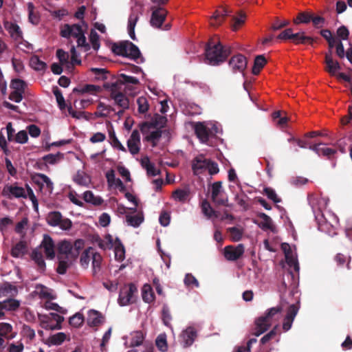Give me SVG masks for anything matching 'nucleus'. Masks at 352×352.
<instances>
[{"mask_svg":"<svg viewBox=\"0 0 352 352\" xmlns=\"http://www.w3.org/2000/svg\"><path fill=\"white\" fill-rule=\"evenodd\" d=\"M230 53L231 48L223 46L218 37L210 38L205 49L206 58L212 65H217L224 62Z\"/></svg>","mask_w":352,"mask_h":352,"instance_id":"1","label":"nucleus"},{"mask_svg":"<svg viewBox=\"0 0 352 352\" xmlns=\"http://www.w3.org/2000/svg\"><path fill=\"white\" fill-rule=\"evenodd\" d=\"M111 50L116 55L129 58L135 61L141 58L142 62L144 59L138 46L129 41L113 43Z\"/></svg>","mask_w":352,"mask_h":352,"instance_id":"2","label":"nucleus"},{"mask_svg":"<svg viewBox=\"0 0 352 352\" xmlns=\"http://www.w3.org/2000/svg\"><path fill=\"white\" fill-rule=\"evenodd\" d=\"M138 288L134 283H129L120 289L118 302L120 306H126L135 302Z\"/></svg>","mask_w":352,"mask_h":352,"instance_id":"3","label":"nucleus"},{"mask_svg":"<svg viewBox=\"0 0 352 352\" xmlns=\"http://www.w3.org/2000/svg\"><path fill=\"white\" fill-rule=\"evenodd\" d=\"M46 221L47 223L53 227L58 226L63 230H69L72 228V222L69 219L63 218L58 211H52L48 213Z\"/></svg>","mask_w":352,"mask_h":352,"instance_id":"4","label":"nucleus"},{"mask_svg":"<svg viewBox=\"0 0 352 352\" xmlns=\"http://www.w3.org/2000/svg\"><path fill=\"white\" fill-rule=\"evenodd\" d=\"M211 199L217 206H229L228 199L223 195L221 182H215L212 184Z\"/></svg>","mask_w":352,"mask_h":352,"instance_id":"5","label":"nucleus"},{"mask_svg":"<svg viewBox=\"0 0 352 352\" xmlns=\"http://www.w3.org/2000/svg\"><path fill=\"white\" fill-rule=\"evenodd\" d=\"M110 91V98L114 100L115 104L123 109H128L129 108V98L122 92L120 88L115 87H104Z\"/></svg>","mask_w":352,"mask_h":352,"instance_id":"6","label":"nucleus"},{"mask_svg":"<svg viewBox=\"0 0 352 352\" xmlns=\"http://www.w3.org/2000/svg\"><path fill=\"white\" fill-rule=\"evenodd\" d=\"M138 83L139 80L137 78L127 76L124 74H120L115 82L111 83L106 82L104 84L103 87L120 88L119 89L122 90V86L125 84L138 85Z\"/></svg>","mask_w":352,"mask_h":352,"instance_id":"7","label":"nucleus"},{"mask_svg":"<svg viewBox=\"0 0 352 352\" xmlns=\"http://www.w3.org/2000/svg\"><path fill=\"white\" fill-rule=\"evenodd\" d=\"M167 119L166 117L157 115L155 119L151 122H144L140 125V129L142 134H146L148 133L151 128H159L161 129L166 125Z\"/></svg>","mask_w":352,"mask_h":352,"instance_id":"8","label":"nucleus"},{"mask_svg":"<svg viewBox=\"0 0 352 352\" xmlns=\"http://www.w3.org/2000/svg\"><path fill=\"white\" fill-rule=\"evenodd\" d=\"M84 32L85 31L80 24H65L60 30V34L63 38H69L72 36L76 38Z\"/></svg>","mask_w":352,"mask_h":352,"instance_id":"9","label":"nucleus"},{"mask_svg":"<svg viewBox=\"0 0 352 352\" xmlns=\"http://www.w3.org/2000/svg\"><path fill=\"white\" fill-rule=\"evenodd\" d=\"M151 10L153 12L150 21L151 25L154 28H160L166 19L167 11L163 8L155 6H153Z\"/></svg>","mask_w":352,"mask_h":352,"instance_id":"10","label":"nucleus"},{"mask_svg":"<svg viewBox=\"0 0 352 352\" xmlns=\"http://www.w3.org/2000/svg\"><path fill=\"white\" fill-rule=\"evenodd\" d=\"M208 160L204 155L196 156L192 161V170L194 175H198L207 170Z\"/></svg>","mask_w":352,"mask_h":352,"instance_id":"11","label":"nucleus"},{"mask_svg":"<svg viewBox=\"0 0 352 352\" xmlns=\"http://www.w3.org/2000/svg\"><path fill=\"white\" fill-rule=\"evenodd\" d=\"M244 253V246L243 244H239L237 246H226L224 248V256L228 261H236Z\"/></svg>","mask_w":352,"mask_h":352,"instance_id":"12","label":"nucleus"},{"mask_svg":"<svg viewBox=\"0 0 352 352\" xmlns=\"http://www.w3.org/2000/svg\"><path fill=\"white\" fill-rule=\"evenodd\" d=\"M247 59L242 54H237L231 58L229 66L234 72H243L247 67Z\"/></svg>","mask_w":352,"mask_h":352,"instance_id":"13","label":"nucleus"},{"mask_svg":"<svg viewBox=\"0 0 352 352\" xmlns=\"http://www.w3.org/2000/svg\"><path fill=\"white\" fill-rule=\"evenodd\" d=\"M271 325L272 323L263 316H260L255 320L254 327L252 329L251 333L255 336H259L265 332Z\"/></svg>","mask_w":352,"mask_h":352,"instance_id":"14","label":"nucleus"},{"mask_svg":"<svg viewBox=\"0 0 352 352\" xmlns=\"http://www.w3.org/2000/svg\"><path fill=\"white\" fill-rule=\"evenodd\" d=\"M326 71L331 75L334 76L337 71L341 69L339 63L334 60L332 57V50L329 49V52L325 54Z\"/></svg>","mask_w":352,"mask_h":352,"instance_id":"15","label":"nucleus"},{"mask_svg":"<svg viewBox=\"0 0 352 352\" xmlns=\"http://www.w3.org/2000/svg\"><path fill=\"white\" fill-rule=\"evenodd\" d=\"M41 246L43 248L45 254L47 258L53 259L55 256V245L52 237L45 234L41 242Z\"/></svg>","mask_w":352,"mask_h":352,"instance_id":"16","label":"nucleus"},{"mask_svg":"<svg viewBox=\"0 0 352 352\" xmlns=\"http://www.w3.org/2000/svg\"><path fill=\"white\" fill-rule=\"evenodd\" d=\"M195 133L199 140L206 143L209 140L210 129L202 122H196L194 126Z\"/></svg>","mask_w":352,"mask_h":352,"instance_id":"17","label":"nucleus"},{"mask_svg":"<svg viewBox=\"0 0 352 352\" xmlns=\"http://www.w3.org/2000/svg\"><path fill=\"white\" fill-rule=\"evenodd\" d=\"M3 194L8 195L9 198L14 197L15 198H27L25 189L23 187L10 185L6 186L3 190Z\"/></svg>","mask_w":352,"mask_h":352,"instance_id":"18","label":"nucleus"},{"mask_svg":"<svg viewBox=\"0 0 352 352\" xmlns=\"http://www.w3.org/2000/svg\"><path fill=\"white\" fill-rule=\"evenodd\" d=\"M3 25L5 29L14 40L19 41L23 39V32L16 23L6 21Z\"/></svg>","mask_w":352,"mask_h":352,"instance_id":"19","label":"nucleus"},{"mask_svg":"<svg viewBox=\"0 0 352 352\" xmlns=\"http://www.w3.org/2000/svg\"><path fill=\"white\" fill-rule=\"evenodd\" d=\"M197 336V331L193 327H189L186 330L183 331L181 335L183 346L188 347L192 345Z\"/></svg>","mask_w":352,"mask_h":352,"instance_id":"20","label":"nucleus"},{"mask_svg":"<svg viewBox=\"0 0 352 352\" xmlns=\"http://www.w3.org/2000/svg\"><path fill=\"white\" fill-rule=\"evenodd\" d=\"M58 255L62 258L72 260V243L68 241H62L58 244Z\"/></svg>","mask_w":352,"mask_h":352,"instance_id":"21","label":"nucleus"},{"mask_svg":"<svg viewBox=\"0 0 352 352\" xmlns=\"http://www.w3.org/2000/svg\"><path fill=\"white\" fill-rule=\"evenodd\" d=\"M104 322V317L101 313L91 309L88 313L87 324L90 327H98Z\"/></svg>","mask_w":352,"mask_h":352,"instance_id":"22","label":"nucleus"},{"mask_svg":"<svg viewBox=\"0 0 352 352\" xmlns=\"http://www.w3.org/2000/svg\"><path fill=\"white\" fill-rule=\"evenodd\" d=\"M28 252V245L25 241L16 243L11 249V256L14 258H21Z\"/></svg>","mask_w":352,"mask_h":352,"instance_id":"23","label":"nucleus"},{"mask_svg":"<svg viewBox=\"0 0 352 352\" xmlns=\"http://www.w3.org/2000/svg\"><path fill=\"white\" fill-rule=\"evenodd\" d=\"M232 13V11L226 7L221 8L219 10H216L213 15V19L211 21V25H220L225 17L229 16Z\"/></svg>","mask_w":352,"mask_h":352,"instance_id":"24","label":"nucleus"},{"mask_svg":"<svg viewBox=\"0 0 352 352\" xmlns=\"http://www.w3.org/2000/svg\"><path fill=\"white\" fill-rule=\"evenodd\" d=\"M282 311L283 307L278 305L268 309L263 316L272 324L274 321H278L279 320Z\"/></svg>","mask_w":352,"mask_h":352,"instance_id":"25","label":"nucleus"},{"mask_svg":"<svg viewBox=\"0 0 352 352\" xmlns=\"http://www.w3.org/2000/svg\"><path fill=\"white\" fill-rule=\"evenodd\" d=\"M139 19L138 14L133 11L128 20V33L131 39L135 41V27Z\"/></svg>","mask_w":352,"mask_h":352,"instance_id":"26","label":"nucleus"},{"mask_svg":"<svg viewBox=\"0 0 352 352\" xmlns=\"http://www.w3.org/2000/svg\"><path fill=\"white\" fill-rule=\"evenodd\" d=\"M294 36L292 37V41L296 45H299V44L312 45L314 41V39L312 37L305 36L304 32H299L297 33H294Z\"/></svg>","mask_w":352,"mask_h":352,"instance_id":"27","label":"nucleus"},{"mask_svg":"<svg viewBox=\"0 0 352 352\" xmlns=\"http://www.w3.org/2000/svg\"><path fill=\"white\" fill-rule=\"evenodd\" d=\"M31 258L37 265L39 272H43L45 270L46 265L41 252L36 250H33L31 254Z\"/></svg>","mask_w":352,"mask_h":352,"instance_id":"28","label":"nucleus"},{"mask_svg":"<svg viewBox=\"0 0 352 352\" xmlns=\"http://www.w3.org/2000/svg\"><path fill=\"white\" fill-rule=\"evenodd\" d=\"M172 197L176 201L185 203L189 200L190 190L188 188L176 189L173 192Z\"/></svg>","mask_w":352,"mask_h":352,"instance_id":"29","label":"nucleus"},{"mask_svg":"<svg viewBox=\"0 0 352 352\" xmlns=\"http://www.w3.org/2000/svg\"><path fill=\"white\" fill-rule=\"evenodd\" d=\"M142 296L144 302L151 303L155 300V294L151 286L148 284H144L142 288Z\"/></svg>","mask_w":352,"mask_h":352,"instance_id":"30","label":"nucleus"},{"mask_svg":"<svg viewBox=\"0 0 352 352\" xmlns=\"http://www.w3.org/2000/svg\"><path fill=\"white\" fill-rule=\"evenodd\" d=\"M267 63V60L264 55H258L255 57L254 65L252 67V72L254 75H258L261 70L264 67Z\"/></svg>","mask_w":352,"mask_h":352,"instance_id":"31","label":"nucleus"},{"mask_svg":"<svg viewBox=\"0 0 352 352\" xmlns=\"http://www.w3.org/2000/svg\"><path fill=\"white\" fill-rule=\"evenodd\" d=\"M83 199L85 202L91 204L94 206H100L103 202L100 197L95 196L92 191L87 190L83 193Z\"/></svg>","mask_w":352,"mask_h":352,"instance_id":"32","label":"nucleus"},{"mask_svg":"<svg viewBox=\"0 0 352 352\" xmlns=\"http://www.w3.org/2000/svg\"><path fill=\"white\" fill-rule=\"evenodd\" d=\"M16 333L12 332V327L7 322L0 323V336L11 340L15 337Z\"/></svg>","mask_w":352,"mask_h":352,"instance_id":"33","label":"nucleus"},{"mask_svg":"<svg viewBox=\"0 0 352 352\" xmlns=\"http://www.w3.org/2000/svg\"><path fill=\"white\" fill-rule=\"evenodd\" d=\"M58 259V265L56 268V272L59 274H65L67 268L72 265V261L74 260L67 259L62 258L61 256L57 255Z\"/></svg>","mask_w":352,"mask_h":352,"instance_id":"34","label":"nucleus"},{"mask_svg":"<svg viewBox=\"0 0 352 352\" xmlns=\"http://www.w3.org/2000/svg\"><path fill=\"white\" fill-rule=\"evenodd\" d=\"M163 131L160 129L151 131L150 134L145 137V140L151 142L153 147L157 146L160 139L162 135Z\"/></svg>","mask_w":352,"mask_h":352,"instance_id":"35","label":"nucleus"},{"mask_svg":"<svg viewBox=\"0 0 352 352\" xmlns=\"http://www.w3.org/2000/svg\"><path fill=\"white\" fill-rule=\"evenodd\" d=\"M245 18L246 15L242 11H240L238 13L237 16H233L232 18V30L236 31L237 30H239V28H240V27H241L244 24Z\"/></svg>","mask_w":352,"mask_h":352,"instance_id":"36","label":"nucleus"},{"mask_svg":"<svg viewBox=\"0 0 352 352\" xmlns=\"http://www.w3.org/2000/svg\"><path fill=\"white\" fill-rule=\"evenodd\" d=\"M1 303L3 309L8 311H16L20 306L19 301L13 298H8L1 301Z\"/></svg>","mask_w":352,"mask_h":352,"instance_id":"37","label":"nucleus"},{"mask_svg":"<svg viewBox=\"0 0 352 352\" xmlns=\"http://www.w3.org/2000/svg\"><path fill=\"white\" fill-rule=\"evenodd\" d=\"M101 91L102 88L100 86L90 84L85 85L80 89L74 88L73 90L74 92H78L81 94L89 93L91 94H95Z\"/></svg>","mask_w":352,"mask_h":352,"instance_id":"38","label":"nucleus"},{"mask_svg":"<svg viewBox=\"0 0 352 352\" xmlns=\"http://www.w3.org/2000/svg\"><path fill=\"white\" fill-rule=\"evenodd\" d=\"M258 217L261 219L258 226L263 230H271L272 228V219L263 212L258 214Z\"/></svg>","mask_w":352,"mask_h":352,"instance_id":"39","label":"nucleus"},{"mask_svg":"<svg viewBox=\"0 0 352 352\" xmlns=\"http://www.w3.org/2000/svg\"><path fill=\"white\" fill-rule=\"evenodd\" d=\"M144 339V335L142 331H136L131 333L130 346L131 347L140 346Z\"/></svg>","mask_w":352,"mask_h":352,"instance_id":"40","label":"nucleus"},{"mask_svg":"<svg viewBox=\"0 0 352 352\" xmlns=\"http://www.w3.org/2000/svg\"><path fill=\"white\" fill-rule=\"evenodd\" d=\"M10 87L12 89H13V91H19L24 94L26 88V83L23 80L14 78L11 80Z\"/></svg>","mask_w":352,"mask_h":352,"instance_id":"41","label":"nucleus"},{"mask_svg":"<svg viewBox=\"0 0 352 352\" xmlns=\"http://www.w3.org/2000/svg\"><path fill=\"white\" fill-rule=\"evenodd\" d=\"M85 242L82 239H77L72 243V260H76L80 252L83 249Z\"/></svg>","mask_w":352,"mask_h":352,"instance_id":"42","label":"nucleus"},{"mask_svg":"<svg viewBox=\"0 0 352 352\" xmlns=\"http://www.w3.org/2000/svg\"><path fill=\"white\" fill-rule=\"evenodd\" d=\"M63 158V154L58 152L56 154H48L46 155H44L42 157V160L45 162V164H55L58 162H59L60 160Z\"/></svg>","mask_w":352,"mask_h":352,"instance_id":"43","label":"nucleus"},{"mask_svg":"<svg viewBox=\"0 0 352 352\" xmlns=\"http://www.w3.org/2000/svg\"><path fill=\"white\" fill-rule=\"evenodd\" d=\"M126 220L129 226L133 227H138L144 221V217L142 214L135 215H126Z\"/></svg>","mask_w":352,"mask_h":352,"instance_id":"44","label":"nucleus"},{"mask_svg":"<svg viewBox=\"0 0 352 352\" xmlns=\"http://www.w3.org/2000/svg\"><path fill=\"white\" fill-rule=\"evenodd\" d=\"M38 319L40 320V325L43 329L46 330H57L55 328V324L50 323V317L47 315L38 314Z\"/></svg>","mask_w":352,"mask_h":352,"instance_id":"45","label":"nucleus"},{"mask_svg":"<svg viewBox=\"0 0 352 352\" xmlns=\"http://www.w3.org/2000/svg\"><path fill=\"white\" fill-rule=\"evenodd\" d=\"M85 320L84 316L78 312L69 318V323L74 327L78 328L82 326Z\"/></svg>","mask_w":352,"mask_h":352,"instance_id":"46","label":"nucleus"},{"mask_svg":"<svg viewBox=\"0 0 352 352\" xmlns=\"http://www.w3.org/2000/svg\"><path fill=\"white\" fill-rule=\"evenodd\" d=\"M227 231L230 234V239L232 241L237 242L242 239L243 230L236 227L228 228Z\"/></svg>","mask_w":352,"mask_h":352,"instance_id":"47","label":"nucleus"},{"mask_svg":"<svg viewBox=\"0 0 352 352\" xmlns=\"http://www.w3.org/2000/svg\"><path fill=\"white\" fill-rule=\"evenodd\" d=\"M93 274L95 276L100 270L102 256L98 252L91 253Z\"/></svg>","mask_w":352,"mask_h":352,"instance_id":"48","label":"nucleus"},{"mask_svg":"<svg viewBox=\"0 0 352 352\" xmlns=\"http://www.w3.org/2000/svg\"><path fill=\"white\" fill-rule=\"evenodd\" d=\"M30 65L36 71L44 70L47 67L46 63L40 60L37 56H33L30 58Z\"/></svg>","mask_w":352,"mask_h":352,"instance_id":"49","label":"nucleus"},{"mask_svg":"<svg viewBox=\"0 0 352 352\" xmlns=\"http://www.w3.org/2000/svg\"><path fill=\"white\" fill-rule=\"evenodd\" d=\"M118 244L115 247V258L118 261H122L125 258V250L121 241L117 239Z\"/></svg>","mask_w":352,"mask_h":352,"instance_id":"50","label":"nucleus"},{"mask_svg":"<svg viewBox=\"0 0 352 352\" xmlns=\"http://www.w3.org/2000/svg\"><path fill=\"white\" fill-rule=\"evenodd\" d=\"M155 344L160 351H166L168 349V344L166 334H160L156 338Z\"/></svg>","mask_w":352,"mask_h":352,"instance_id":"51","label":"nucleus"},{"mask_svg":"<svg viewBox=\"0 0 352 352\" xmlns=\"http://www.w3.org/2000/svg\"><path fill=\"white\" fill-rule=\"evenodd\" d=\"M334 260L338 266L342 267V266H344V264H346L347 269L350 270V268H351L350 267V261H351L350 256H349L347 258L345 255L338 253L336 255Z\"/></svg>","mask_w":352,"mask_h":352,"instance_id":"52","label":"nucleus"},{"mask_svg":"<svg viewBox=\"0 0 352 352\" xmlns=\"http://www.w3.org/2000/svg\"><path fill=\"white\" fill-rule=\"evenodd\" d=\"M312 14L309 12H302L298 13L297 17L294 19L295 24L299 23H308L311 20Z\"/></svg>","mask_w":352,"mask_h":352,"instance_id":"53","label":"nucleus"},{"mask_svg":"<svg viewBox=\"0 0 352 352\" xmlns=\"http://www.w3.org/2000/svg\"><path fill=\"white\" fill-rule=\"evenodd\" d=\"M263 193L269 199L273 201L275 204L281 202V199L278 197L273 188L270 187H265L263 188Z\"/></svg>","mask_w":352,"mask_h":352,"instance_id":"54","label":"nucleus"},{"mask_svg":"<svg viewBox=\"0 0 352 352\" xmlns=\"http://www.w3.org/2000/svg\"><path fill=\"white\" fill-rule=\"evenodd\" d=\"M137 104L138 106V112L140 113H145L148 110L149 104L146 97H139L137 99Z\"/></svg>","mask_w":352,"mask_h":352,"instance_id":"55","label":"nucleus"},{"mask_svg":"<svg viewBox=\"0 0 352 352\" xmlns=\"http://www.w3.org/2000/svg\"><path fill=\"white\" fill-rule=\"evenodd\" d=\"M56 56L61 65H66L68 68L70 67L69 54L66 52L62 49H58L56 51Z\"/></svg>","mask_w":352,"mask_h":352,"instance_id":"56","label":"nucleus"},{"mask_svg":"<svg viewBox=\"0 0 352 352\" xmlns=\"http://www.w3.org/2000/svg\"><path fill=\"white\" fill-rule=\"evenodd\" d=\"M0 290L3 294H10L11 296L14 295L18 292L16 287L10 283H3L0 287Z\"/></svg>","mask_w":352,"mask_h":352,"instance_id":"57","label":"nucleus"},{"mask_svg":"<svg viewBox=\"0 0 352 352\" xmlns=\"http://www.w3.org/2000/svg\"><path fill=\"white\" fill-rule=\"evenodd\" d=\"M162 319L163 320L164 324L169 327L170 326V321L172 320V316L170 312V309L166 305H164L162 307Z\"/></svg>","mask_w":352,"mask_h":352,"instance_id":"58","label":"nucleus"},{"mask_svg":"<svg viewBox=\"0 0 352 352\" xmlns=\"http://www.w3.org/2000/svg\"><path fill=\"white\" fill-rule=\"evenodd\" d=\"M65 339L66 335L63 332L57 333L49 338L50 343L53 345H60L65 341Z\"/></svg>","mask_w":352,"mask_h":352,"instance_id":"59","label":"nucleus"},{"mask_svg":"<svg viewBox=\"0 0 352 352\" xmlns=\"http://www.w3.org/2000/svg\"><path fill=\"white\" fill-rule=\"evenodd\" d=\"M74 181L81 186H87L89 182V178L82 171H78L74 177Z\"/></svg>","mask_w":352,"mask_h":352,"instance_id":"60","label":"nucleus"},{"mask_svg":"<svg viewBox=\"0 0 352 352\" xmlns=\"http://www.w3.org/2000/svg\"><path fill=\"white\" fill-rule=\"evenodd\" d=\"M89 39L93 49L96 51L98 50L100 46L99 35L98 34L95 30H91Z\"/></svg>","mask_w":352,"mask_h":352,"instance_id":"61","label":"nucleus"},{"mask_svg":"<svg viewBox=\"0 0 352 352\" xmlns=\"http://www.w3.org/2000/svg\"><path fill=\"white\" fill-rule=\"evenodd\" d=\"M184 282L187 287H199V286L198 280L192 274H187L185 276Z\"/></svg>","mask_w":352,"mask_h":352,"instance_id":"62","label":"nucleus"},{"mask_svg":"<svg viewBox=\"0 0 352 352\" xmlns=\"http://www.w3.org/2000/svg\"><path fill=\"white\" fill-rule=\"evenodd\" d=\"M298 310H299V302L289 305L287 309V314H286L285 317L294 320L296 316L297 315V314L298 312Z\"/></svg>","mask_w":352,"mask_h":352,"instance_id":"63","label":"nucleus"},{"mask_svg":"<svg viewBox=\"0 0 352 352\" xmlns=\"http://www.w3.org/2000/svg\"><path fill=\"white\" fill-rule=\"evenodd\" d=\"M336 153V150L327 148V147H320L319 151H318V155L319 156H324L327 157L329 160H331V157Z\"/></svg>","mask_w":352,"mask_h":352,"instance_id":"64","label":"nucleus"}]
</instances>
